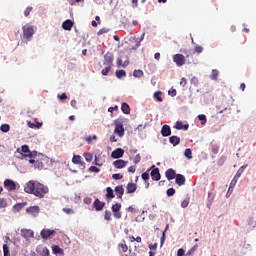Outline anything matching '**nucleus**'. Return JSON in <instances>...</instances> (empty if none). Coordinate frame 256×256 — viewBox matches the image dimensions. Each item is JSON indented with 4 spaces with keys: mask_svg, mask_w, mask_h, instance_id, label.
Here are the masks:
<instances>
[{
    "mask_svg": "<svg viewBox=\"0 0 256 256\" xmlns=\"http://www.w3.org/2000/svg\"><path fill=\"white\" fill-rule=\"evenodd\" d=\"M62 29H64V31H71V29H73V21L71 20H66L62 23Z\"/></svg>",
    "mask_w": 256,
    "mask_h": 256,
    "instance_id": "19",
    "label": "nucleus"
},
{
    "mask_svg": "<svg viewBox=\"0 0 256 256\" xmlns=\"http://www.w3.org/2000/svg\"><path fill=\"white\" fill-rule=\"evenodd\" d=\"M116 77L117 79H122V77H127V72H125V70H117Z\"/></svg>",
    "mask_w": 256,
    "mask_h": 256,
    "instance_id": "33",
    "label": "nucleus"
},
{
    "mask_svg": "<svg viewBox=\"0 0 256 256\" xmlns=\"http://www.w3.org/2000/svg\"><path fill=\"white\" fill-rule=\"evenodd\" d=\"M20 233L21 237H23L24 239H33V237H35V232H33V230L31 229L23 228L20 230Z\"/></svg>",
    "mask_w": 256,
    "mask_h": 256,
    "instance_id": "9",
    "label": "nucleus"
},
{
    "mask_svg": "<svg viewBox=\"0 0 256 256\" xmlns=\"http://www.w3.org/2000/svg\"><path fill=\"white\" fill-rule=\"evenodd\" d=\"M128 213H139V210L133 208V206H129L127 208Z\"/></svg>",
    "mask_w": 256,
    "mask_h": 256,
    "instance_id": "54",
    "label": "nucleus"
},
{
    "mask_svg": "<svg viewBox=\"0 0 256 256\" xmlns=\"http://www.w3.org/2000/svg\"><path fill=\"white\" fill-rule=\"evenodd\" d=\"M24 191L29 195H34L38 199H43L45 195L49 194V187L41 184V182L30 180L26 183Z\"/></svg>",
    "mask_w": 256,
    "mask_h": 256,
    "instance_id": "1",
    "label": "nucleus"
},
{
    "mask_svg": "<svg viewBox=\"0 0 256 256\" xmlns=\"http://www.w3.org/2000/svg\"><path fill=\"white\" fill-rule=\"evenodd\" d=\"M181 87H185L187 85V78L183 77L180 80Z\"/></svg>",
    "mask_w": 256,
    "mask_h": 256,
    "instance_id": "58",
    "label": "nucleus"
},
{
    "mask_svg": "<svg viewBox=\"0 0 256 256\" xmlns=\"http://www.w3.org/2000/svg\"><path fill=\"white\" fill-rule=\"evenodd\" d=\"M175 183H176V185H178L179 187L185 185V176H183L182 174H177V175H176Z\"/></svg>",
    "mask_w": 256,
    "mask_h": 256,
    "instance_id": "21",
    "label": "nucleus"
},
{
    "mask_svg": "<svg viewBox=\"0 0 256 256\" xmlns=\"http://www.w3.org/2000/svg\"><path fill=\"white\" fill-rule=\"evenodd\" d=\"M4 187L7 191H15V189H17V184L11 179H6L4 181Z\"/></svg>",
    "mask_w": 256,
    "mask_h": 256,
    "instance_id": "10",
    "label": "nucleus"
},
{
    "mask_svg": "<svg viewBox=\"0 0 256 256\" xmlns=\"http://www.w3.org/2000/svg\"><path fill=\"white\" fill-rule=\"evenodd\" d=\"M105 33H109V29H107V28H102V29H100V30L97 32V35H98V36H101V35H105Z\"/></svg>",
    "mask_w": 256,
    "mask_h": 256,
    "instance_id": "48",
    "label": "nucleus"
},
{
    "mask_svg": "<svg viewBox=\"0 0 256 256\" xmlns=\"http://www.w3.org/2000/svg\"><path fill=\"white\" fill-rule=\"evenodd\" d=\"M211 151H212V153H214V155H217V153H219V146H217L215 144L212 145Z\"/></svg>",
    "mask_w": 256,
    "mask_h": 256,
    "instance_id": "49",
    "label": "nucleus"
},
{
    "mask_svg": "<svg viewBox=\"0 0 256 256\" xmlns=\"http://www.w3.org/2000/svg\"><path fill=\"white\" fill-rule=\"evenodd\" d=\"M125 155V150L123 148H117L111 153L112 159H121Z\"/></svg>",
    "mask_w": 256,
    "mask_h": 256,
    "instance_id": "11",
    "label": "nucleus"
},
{
    "mask_svg": "<svg viewBox=\"0 0 256 256\" xmlns=\"http://www.w3.org/2000/svg\"><path fill=\"white\" fill-rule=\"evenodd\" d=\"M39 211H41L39 206H30L26 209V213H29L32 217H37V215H39Z\"/></svg>",
    "mask_w": 256,
    "mask_h": 256,
    "instance_id": "12",
    "label": "nucleus"
},
{
    "mask_svg": "<svg viewBox=\"0 0 256 256\" xmlns=\"http://www.w3.org/2000/svg\"><path fill=\"white\" fill-rule=\"evenodd\" d=\"M121 111L124 115H129V113H131V107H129V104L123 102L121 105Z\"/></svg>",
    "mask_w": 256,
    "mask_h": 256,
    "instance_id": "24",
    "label": "nucleus"
},
{
    "mask_svg": "<svg viewBox=\"0 0 256 256\" xmlns=\"http://www.w3.org/2000/svg\"><path fill=\"white\" fill-rule=\"evenodd\" d=\"M143 70H134L133 72V76L138 78V79H141V77H143Z\"/></svg>",
    "mask_w": 256,
    "mask_h": 256,
    "instance_id": "40",
    "label": "nucleus"
},
{
    "mask_svg": "<svg viewBox=\"0 0 256 256\" xmlns=\"http://www.w3.org/2000/svg\"><path fill=\"white\" fill-rule=\"evenodd\" d=\"M166 178L168 179V181H173V179H175V177H177V173H175V170H173L172 168L168 169L165 172Z\"/></svg>",
    "mask_w": 256,
    "mask_h": 256,
    "instance_id": "18",
    "label": "nucleus"
},
{
    "mask_svg": "<svg viewBox=\"0 0 256 256\" xmlns=\"http://www.w3.org/2000/svg\"><path fill=\"white\" fill-rule=\"evenodd\" d=\"M72 163L74 165H79L80 169L85 170L86 164L83 161V158L81 157V155H75L74 154L73 158H72Z\"/></svg>",
    "mask_w": 256,
    "mask_h": 256,
    "instance_id": "4",
    "label": "nucleus"
},
{
    "mask_svg": "<svg viewBox=\"0 0 256 256\" xmlns=\"http://www.w3.org/2000/svg\"><path fill=\"white\" fill-rule=\"evenodd\" d=\"M31 11H33V7H27L26 10L24 11V15L26 17H29V15H31Z\"/></svg>",
    "mask_w": 256,
    "mask_h": 256,
    "instance_id": "52",
    "label": "nucleus"
},
{
    "mask_svg": "<svg viewBox=\"0 0 256 256\" xmlns=\"http://www.w3.org/2000/svg\"><path fill=\"white\" fill-rule=\"evenodd\" d=\"M93 207L96 211H103L105 207V202H101L99 199H96L93 203Z\"/></svg>",
    "mask_w": 256,
    "mask_h": 256,
    "instance_id": "17",
    "label": "nucleus"
},
{
    "mask_svg": "<svg viewBox=\"0 0 256 256\" xmlns=\"http://www.w3.org/2000/svg\"><path fill=\"white\" fill-rule=\"evenodd\" d=\"M7 200L5 198H0V209H7Z\"/></svg>",
    "mask_w": 256,
    "mask_h": 256,
    "instance_id": "41",
    "label": "nucleus"
},
{
    "mask_svg": "<svg viewBox=\"0 0 256 256\" xmlns=\"http://www.w3.org/2000/svg\"><path fill=\"white\" fill-rule=\"evenodd\" d=\"M14 209H16V211H21V209H23V204L19 203V204H16L14 206Z\"/></svg>",
    "mask_w": 256,
    "mask_h": 256,
    "instance_id": "64",
    "label": "nucleus"
},
{
    "mask_svg": "<svg viewBox=\"0 0 256 256\" xmlns=\"http://www.w3.org/2000/svg\"><path fill=\"white\" fill-rule=\"evenodd\" d=\"M161 95H163L162 91H157L154 93V99H156L158 103H163V97H161Z\"/></svg>",
    "mask_w": 256,
    "mask_h": 256,
    "instance_id": "31",
    "label": "nucleus"
},
{
    "mask_svg": "<svg viewBox=\"0 0 256 256\" xmlns=\"http://www.w3.org/2000/svg\"><path fill=\"white\" fill-rule=\"evenodd\" d=\"M184 155L187 159H193V152L191 151L190 148L186 149L184 151Z\"/></svg>",
    "mask_w": 256,
    "mask_h": 256,
    "instance_id": "39",
    "label": "nucleus"
},
{
    "mask_svg": "<svg viewBox=\"0 0 256 256\" xmlns=\"http://www.w3.org/2000/svg\"><path fill=\"white\" fill-rule=\"evenodd\" d=\"M114 133L116 135H119L120 137H123V135H125V128H123V122L117 120L115 121Z\"/></svg>",
    "mask_w": 256,
    "mask_h": 256,
    "instance_id": "5",
    "label": "nucleus"
},
{
    "mask_svg": "<svg viewBox=\"0 0 256 256\" xmlns=\"http://www.w3.org/2000/svg\"><path fill=\"white\" fill-rule=\"evenodd\" d=\"M106 191H107L106 199H114L115 198V194L113 193V188L107 187Z\"/></svg>",
    "mask_w": 256,
    "mask_h": 256,
    "instance_id": "27",
    "label": "nucleus"
},
{
    "mask_svg": "<svg viewBox=\"0 0 256 256\" xmlns=\"http://www.w3.org/2000/svg\"><path fill=\"white\" fill-rule=\"evenodd\" d=\"M112 178L115 179L116 181H118L119 179H123V175H121V174H113Z\"/></svg>",
    "mask_w": 256,
    "mask_h": 256,
    "instance_id": "61",
    "label": "nucleus"
},
{
    "mask_svg": "<svg viewBox=\"0 0 256 256\" xmlns=\"http://www.w3.org/2000/svg\"><path fill=\"white\" fill-rule=\"evenodd\" d=\"M169 141L171 145H173L174 147H177V145L181 143V138H179L178 136H171L169 138Z\"/></svg>",
    "mask_w": 256,
    "mask_h": 256,
    "instance_id": "23",
    "label": "nucleus"
},
{
    "mask_svg": "<svg viewBox=\"0 0 256 256\" xmlns=\"http://www.w3.org/2000/svg\"><path fill=\"white\" fill-rule=\"evenodd\" d=\"M58 99H60V101H65V99H67V94L66 93L58 94Z\"/></svg>",
    "mask_w": 256,
    "mask_h": 256,
    "instance_id": "57",
    "label": "nucleus"
},
{
    "mask_svg": "<svg viewBox=\"0 0 256 256\" xmlns=\"http://www.w3.org/2000/svg\"><path fill=\"white\" fill-rule=\"evenodd\" d=\"M3 255L4 256H11V251L9 250V246L7 244L3 245Z\"/></svg>",
    "mask_w": 256,
    "mask_h": 256,
    "instance_id": "35",
    "label": "nucleus"
},
{
    "mask_svg": "<svg viewBox=\"0 0 256 256\" xmlns=\"http://www.w3.org/2000/svg\"><path fill=\"white\" fill-rule=\"evenodd\" d=\"M191 85H193L194 87H199V78L197 77H192V79L190 80Z\"/></svg>",
    "mask_w": 256,
    "mask_h": 256,
    "instance_id": "42",
    "label": "nucleus"
},
{
    "mask_svg": "<svg viewBox=\"0 0 256 256\" xmlns=\"http://www.w3.org/2000/svg\"><path fill=\"white\" fill-rule=\"evenodd\" d=\"M62 211L63 213H66V215H73L75 213V210L71 208H63Z\"/></svg>",
    "mask_w": 256,
    "mask_h": 256,
    "instance_id": "44",
    "label": "nucleus"
},
{
    "mask_svg": "<svg viewBox=\"0 0 256 256\" xmlns=\"http://www.w3.org/2000/svg\"><path fill=\"white\" fill-rule=\"evenodd\" d=\"M100 171H101V169H99L97 166H91L89 168L90 173H99Z\"/></svg>",
    "mask_w": 256,
    "mask_h": 256,
    "instance_id": "47",
    "label": "nucleus"
},
{
    "mask_svg": "<svg viewBox=\"0 0 256 256\" xmlns=\"http://www.w3.org/2000/svg\"><path fill=\"white\" fill-rule=\"evenodd\" d=\"M111 67H113V66L106 65V67L104 69H102V71H101L102 75H104V76L109 75V72L111 71Z\"/></svg>",
    "mask_w": 256,
    "mask_h": 256,
    "instance_id": "38",
    "label": "nucleus"
},
{
    "mask_svg": "<svg viewBox=\"0 0 256 256\" xmlns=\"http://www.w3.org/2000/svg\"><path fill=\"white\" fill-rule=\"evenodd\" d=\"M225 161H227V157L221 156L220 159L218 160V163H219L220 165H223V163H225Z\"/></svg>",
    "mask_w": 256,
    "mask_h": 256,
    "instance_id": "63",
    "label": "nucleus"
},
{
    "mask_svg": "<svg viewBox=\"0 0 256 256\" xmlns=\"http://www.w3.org/2000/svg\"><path fill=\"white\" fill-rule=\"evenodd\" d=\"M166 193H167V196H168V197H173V195H175V190H174V188H169V189L166 191Z\"/></svg>",
    "mask_w": 256,
    "mask_h": 256,
    "instance_id": "50",
    "label": "nucleus"
},
{
    "mask_svg": "<svg viewBox=\"0 0 256 256\" xmlns=\"http://www.w3.org/2000/svg\"><path fill=\"white\" fill-rule=\"evenodd\" d=\"M168 95H170V97H177V90L175 89L169 90Z\"/></svg>",
    "mask_w": 256,
    "mask_h": 256,
    "instance_id": "53",
    "label": "nucleus"
},
{
    "mask_svg": "<svg viewBox=\"0 0 256 256\" xmlns=\"http://www.w3.org/2000/svg\"><path fill=\"white\" fill-rule=\"evenodd\" d=\"M16 152L20 153L24 159H29L28 161L31 165L39 163V161L35 160L37 158V151H31L28 145L17 148Z\"/></svg>",
    "mask_w": 256,
    "mask_h": 256,
    "instance_id": "2",
    "label": "nucleus"
},
{
    "mask_svg": "<svg viewBox=\"0 0 256 256\" xmlns=\"http://www.w3.org/2000/svg\"><path fill=\"white\" fill-rule=\"evenodd\" d=\"M114 191L118 199H123V195L125 193V188H123V185L116 186Z\"/></svg>",
    "mask_w": 256,
    "mask_h": 256,
    "instance_id": "15",
    "label": "nucleus"
},
{
    "mask_svg": "<svg viewBox=\"0 0 256 256\" xmlns=\"http://www.w3.org/2000/svg\"><path fill=\"white\" fill-rule=\"evenodd\" d=\"M113 166L116 168V169H123L124 167H127V161L125 160H116L113 162Z\"/></svg>",
    "mask_w": 256,
    "mask_h": 256,
    "instance_id": "16",
    "label": "nucleus"
},
{
    "mask_svg": "<svg viewBox=\"0 0 256 256\" xmlns=\"http://www.w3.org/2000/svg\"><path fill=\"white\" fill-rule=\"evenodd\" d=\"M162 137H169L171 135V127L169 125H164L161 129Z\"/></svg>",
    "mask_w": 256,
    "mask_h": 256,
    "instance_id": "20",
    "label": "nucleus"
},
{
    "mask_svg": "<svg viewBox=\"0 0 256 256\" xmlns=\"http://www.w3.org/2000/svg\"><path fill=\"white\" fill-rule=\"evenodd\" d=\"M83 157L88 163H91L93 161V154L92 153H84Z\"/></svg>",
    "mask_w": 256,
    "mask_h": 256,
    "instance_id": "37",
    "label": "nucleus"
},
{
    "mask_svg": "<svg viewBox=\"0 0 256 256\" xmlns=\"http://www.w3.org/2000/svg\"><path fill=\"white\" fill-rule=\"evenodd\" d=\"M22 31L24 39H27L28 41L29 39H31V37H33V35H35V30L33 29V26H30L29 24L24 25L22 27Z\"/></svg>",
    "mask_w": 256,
    "mask_h": 256,
    "instance_id": "3",
    "label": "nucleus"
},
{
    "mask_svg": "<svg viewBox=\"0 0 256 256\" xmlns=\"http://www.w3.org/2000/svg\"><path fill=\"white\" fill-rule=\"evenodd\" d=\"M37 253H39L41 256H49V249H47V247L38 248Z\"/></svg>",
    "mask_w": 256,
    "mask_h": 256,
    "instance_id": "29",
    "label": "nucleus"
},
{
    "mask_svg": "<svg viewBox=\"0 0 256 256\" xmlns=\"http://www.w3.org/2000/svg\"><path fill=\"white\" fill-rule=\"evenodd\" d=\"M194 51L196 53H203V46H199V45L195 46Z\"/></svg>",
    "mask_w": 256,
    "mask_h": 256,
    "instance_id": "56",
    "label": "nucleus"
},
{
    "mask_svg": "<svg viewBox=\"0 0 256 256\" xmlns=\"http://www.w3.org/2000/svg\"><path fill=\"white\" fill-rule=\"evenodd\" d=\"M245 169H247V164L243 165L242 167H240L237 171V173L235 174V179H239V177H241V175H243Z\"/></svg>",
    "mask_w": 256,
    "mask_h": 256,
    "instance_id": "28",
    "label": "nucleus"
},
{
    "mask_svg": "<svg viewBox=\"0 0 256 256\" xmlns=\"http://www.w3.org/2000/svg\"><path fill=\"white\" fill-rule=\"evenodd\" d=\"M197 249H199V245L195 244L190 250H188L185 256L195 255V251H197Z\"/></svg>",
    "mask_w": 256,
    "mask_h": 256,
    "instance_id": "32",
    "label": "nucleus"
},
{
    "mask_svg": "<svg viewBox=\"0 0 256 256\" xmlns=\"http://www.w3.org/2000/svg\"><path fill=\"white\" fill-rule=\"evenodd\" d=\"M52 251L54 255H63V249L57 245L52 246Z\"/></svg>",
    "mask_w": 256,
    "mask_h": 256,
    "instance_id": "30",
    "label": "nucleus"
},
{
    "mask_svg": "<svg viewBox=\"0 0 256 256\" xmlns=\"http://www.w3.org/2000/svg\"><path fill=\"white\" fill-rule=\"evenodd\" d=\"M113 59H114L113 53L107 52V53L104 55V62H103V65H110V66H113Z\"/></svg>",
    "mask_w": 256,
    "mask_h": 256,
    "instance_id": "13",
    "label": "nucleus"
},
{
    "mask_svg": "<svg viewBox=\"0 0 256 256\" xmlns=\"http://www.w3.org/2000/svg\"><path fill=\"white\" fill-rule=\"evenodd\" d=\"M181 207H182L183 209L189 207V200H184V201H182Z\"/></svg>",
    "mask_w": 256,
    "mask_h": 256,
    "instance_id": "59",
    "label": "nucleus"
},
{
    "mask_svg": "<svg viewBox=\"0 0 256 256\" xmlns=\"http://www.w3.org/2000/svg\"><path fill=\"white\" fill-rule=\"evenodd\" d=\"M111 211H109V210H106L105 211V214H104V219H105V221H111Z\"/></svg>",
    "mask_w": 256,
    "mask_h": 256,
    "instance_id": "46",
    "label": "nucleus"
},
{
    "mask_svg": "<svg viewBox=\"0 0 256 256\" xmlns=\"http://www.w3.org/2000/svg\"><path fill=\"white\" fill-rule=\"evenodd\" d=\"M117 65H118V66H121V65H122V67H126L127 65H129V61H125L124 64H123V59L118 58V59H117Z\"/></svg>",
    "mask_w": 256,
    "mask_h": 256,
    "instance_id": "45",
    "label": "nucleus"
},
{
    "mask_svg": "<svg viewBox=\"0 0 256 256\" xmlns=\"http://www.w3.org/2000/svg\"><path fill=\"white\" fill-rule=\"evenodd\" d=\"M134 163H135V165H137V163H141V154H137L134 157Z\"/></svg>",
    "mask_w": 256,
    "mask_h": 256,
    "instance_id": "55",
    "label": "nucleus"
},
{
    "mask_svg": "<svg viewBox=\"0 0 256 256\" xmlns=\"http://www.w3.org/2000/svg\"><path fill=\"white\" fill-rule=\"evenodd\" d=\"M112 213L115 217V219H121L122 214H121V203H116L112 205Z\"/></svg>",
    "mask_w": 256,
    "mask_h": 256,
    "instance_id": "8",
    "label": "nucleus"
},
{
    "mask_svg": "<svg viewBox=\"0 0 256 256\" xmlns=\"http://www.w3.org/2000/svg\"><path fill=\"white\" fill-rule=\"evenodd\" d=\"M149 171H151V170H148L147 172H144L142 174L143 181H149Z\"/></svg>",
    "mask_w": 256,
    "mask_h": 256,
    "instance_id": "51",
    "label": "nucleus"
},
{
    "mask_svg": "<svg viewBox=\"0 0 256 256\" xmlns=\"http://www.w3.org/2000/svg\"><path fill=\"white\" fill-rule=\"evenodd\" d=\"M177 256H185V249L183 248L178 249Z\"/></svg>",
    "mask_w": 256,
    "mask_h": 256,
    "instance_id": "60",
    "label": "nucleus"
},
{
    "mask_svg": "<svg viewBox=\"0 0 256 256\" xmlns=\"http://www.w3.org/2000/svg\"><path fill=\"white\" fill-rule=\"evenodd\" d=\"M176 129H178V130L183 129V122L177 121V122H176Z\"/></svg>",
    "mask_w": 256,
    "mask_h": 256,
    "instance_id": "62",
    "label": "nucleus"
},
{
    "mask_svg": "<svg viewBox=\"0 0 256 256\" xmlns=\"http://www.w3.org/2000/svg\"><path fill=\"white\" fill-rule=\"evenodd\" d=\"M9 129H11V126H9V124H2L0 126V131H2V133H9Z\"/></svg>",
    "mask_w": 256,
    "mask_h": 256,
    "instance_id": "34",
    "label": "nucleus"
},
{
    "mask_svg": "<svg viewBox=\"0 0 256 256\" xmlns=\"http://www.w3.org/2000/svg\"><path fill=\"white\" fill-rule=\"evenodd\" d=\"M55 230L51 229H43L40 233L42 239H49V237H53L55 235Z\"/></svg>",
    "mask_w": 256,
    "mask_h": 256,
    "instance_id": "14",
    "label": "nucleus"
},
{
    "mask_svg": "<svg viewBox=\"0 0 256 256\" xmlns=\"http://www.w3.org/2000/svg\"><path fill=\"white\" fill-rule=\"evenodd\" d=\"M118 251H119V253H127V251H129V246H127L125 244V242L119 243L118 244Z\"/></svg>",
    "mask_w": 256,
    "mask_h": 256,
    "instance_id": "26",
    "label": "nucleus"
},
{
    "mask_svg": "<svg viewBox=\"0 0 256 256\" xmlns=\"http://www.w3.org/2000/svg\"><path fill=\"white\" fill-rule=\"evenodd\" d=\"M172 59L176 63L177 67H183V65H185L186 60L183 54H175Z\"/></svg>",
    "mask_w": 256,
    "mask_h": 256,
    "instance_id": "6",
    "label": "nucleus"
},
{
    "mask_svg": "<svg viewBox=\"0 0 256 256\" xmlns=\"http://www.w3.org/2000/svg\"><path fill=\"white\" fill-rule=\"evenodd\" d=\"M127 193H135L137 191V184L130 182L126 186Z\"/></svg>",
    "mask_w": 256,
    "mask_h": 256,
    "instance_id": "22",
    "label": "nucleus"
},
{
    "mask_svg": "<svg viewBox=\"0 0 256 256\" xmlns=\"http://www.w3.org/2000/svg\"><path fill=\"white\" fill-rule=\"evenodd\" d=\"M198 119L199 121H201L202 125H205V123H207V116H205V114L198 115Z\"/></svg>",
    "mask_w": 256,
    "mask_h": 256,
    "instance_id": "43",
    "label": "nucleus"
},
{
    "mask_svg": "<svg viewBox=\"0 0 256 256\" xmlns=\"http://www.w3.org/2000/svg\"><path fill=\"white\" fill-rule=\"evenodd\" d=\"M219 77V71L218 70H212V74L210 76V78L212 79V81H217Z\"/></svg>",
    "mask_w": 256,
    "mask_h": 256,
    "instance_id": "36",
    "label": "nucleus"
},
{
    "mask_svg": "<svg viewBox=\"0 0 256 256\" xmlns=\"http://www.w3.org/2000/svg\"><path fill=\"white\" fill-rule=\"evenodd\" d=\"M151 172H150V176L152 181H160L161 179V173L159 172V168L155 167V165H153L151 167Z\"/></svg>",
    "mask_w": 256,
    "mask_h": 256,
    "instance_id": "7",
    "label": "nucleus"
},
{
    "mask_svg": "<svg viewBox=\"0 0 256 256\" xmlns=\"http://www.w3.org/2000/svg\"><path fill=\"white\" fill-rule=\"evenodd\" d=\"M143 39H145V33H143L140 38H136V39L134 38V40L136 41L135 46L132 47L134 51H136V49H139V47H141V41H143Z\"/></svg>",
    "mask_w": 256,
    "mask_h": 256,
    "instance_id": "25",
    "label": "nucleus"
}]
</instances>
